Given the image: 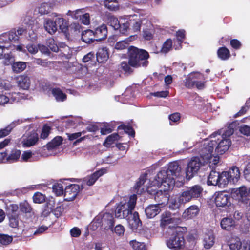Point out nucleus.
Returning <instances> with one entry per match:
<instances>
[{
	"label": "nucleus",
	"instance_id": "f257e3e1",
	"mask_svg": "<svg viewBox=\"0 0 250 250\" xmlns=\"http://www.w3.org/2000/svg\"><path fill=\"white\" fill-rule=\"evenodd\" d=\"M149 57L148 52L146 50L133 46L128 48V63L132 67H146L149 64Z\"/></svg>",
	"mask_w": 250,
	"mask_h": 250
},
{
	"label": "nucleus",
	"instance_id": "f03ea898",
	"mask_svg": "<svg viewBox=\"0 0 250 250\" xmlns=\"http://www.w3.org/2000/svg\"><path fill=\"white\" fill-rule=\"evenodd\" d=\"M57 25L59 26L61 31L64 34L68 32V26L66 21L62 17L57 18L55 21L47 19L44 23L45 29L50 34H54L57 30Z\"/></svg>",
	"mask_w": 250,
	"mask_h": 250
},
{
	"label": "nucleus",
	"instance_id": "7ed1b4c3",
	"mask_svg": "<svg viewBox=\"0 0 250 250\" xmlns=\"http://www.w3.org/2000/svg\"><path fill=\"white\" fill-rule=\"evenodd\" d=\"M169 211H165L163 212L160 217V226L163 229L167 228L172 230H175L177 225L180 222L181 219L173 216Z\"/></svg>",
	"mask_w": 250,
	"mask_h": 250
},
{
	"label": "nucleus",
	"instance_id": "20e7f679",
	"mask_svg": "<svg viewBox=\"0 0 250 250\" xmlns=\"http://www.w3.org/2000/svg\"><path fill=\"white\" fill-rule=\"evenodd\" d=\"M167 246L176 250L182 249L185 245V240L184 234L180 231H175L173 232L170 237L167 240Z\"/></svg>",
	"mask_w": 250,
	"mask_h": 250
},
{
	"label": "nucleus",
	"instance_id": "39448f33",
	"mask_svg": "<svg viewBox=\"0 0 250 250\" xmlns=\"http://www.w3.org/2000/svg\"><path fill=\"white\" fill-rule=\"evenodd\" d=\"M137 196L135 194L131 195L127 202L123 203L120 202L119 203L123 213L122 217L124 218H126L129 214H131L132 211L134 210L137 201Z\"/></svg>",
	"mask_w": 250,
	"mask_h": 250
},
{
	"label": "nucleus",
	"instance_id": "423d86ee",
	"mask_svg": "<svg viewBox=\"0 0 250 250\" xmlns=\"http://www.w3.org/2000/svg\"><path fill=\"white\" fill-rule=\"evenodd\" d=\"M202 166V162L199 157L192 158L188 164L186 170V178L190 179L196 174Z\"/></svg>",
	"mask_w": 250,
	"mask_h": 250
},
{
	"label": "nucleus",
	"instance_id": "0eeeda50",
	"mask_svg": "<svg viewBox=\"0 0 250 250\" xmlns=\"http://www.w3.org/2000/svg\"><path fill=\"white\" fill-rule=\"evenodd\" d=\"M233 198H236L242 202L249 206V201L250 199V193H249V189L247 190L245 187H241L239 188H234L231 189L230 193Z\"/></svg>",
	"mask_w": 250,
	"mask_h": 250
},
{
	"label": "nucleus",
	"instance_id": "6e6552de",
	"mask_svg": "<svg viewBox=\"0 0 250 250\" xmlns=\"http://www.w3.org/2000/svg\"><path fill=\"white\" fill-rule=\"evenodd\" d=\"M155 180L158 186L164 185L170 187L171 185L175 184V181L173 177L168 176L167 171H160L155 177Z\"/></svg>",
	"mask_w": 250,
	"mask_h": 250
},
{
	"label": "nucleus",
	"instance_id": "1a4fd4ad",
	"mask_svg": "<svg viewBox=\"0 0 250 250\" xmlns=\"http://www.w3.org/2000/svg\"><path fill=\"white\" fill-rule=\"evenodd\" d=\"M191 200L186 190H183L174 200H172L169 206L170 209L175 210L180 208L181 204H185Z\"/></svg>",
	"mask_w": 250,
	"mask_h": 250
},
{
	"label": "nucleus",
	"instance_id": "9d476101",
	"mask_svg": "<svg viewBox=\"0 0 250 250\" xmlns=\"http://www.w3.org/2000/svg\"><path fill=\"white\" fill-rule=\"evenodd\" d=\"M80 190V186L78 184H72L67 186L64 190V196L67 201H73L77 196Z\"/></svg>",
	"mask_w": 250,
	"mask_h": 250
},
{
	"label": "nucleus",
	"instance_id": "9b49d317",
	"mask_svg": "<svg viewBox=\"0 0 250 250\" xmlns=\"http://www.w3.org/2000/svg\"><path fill=\"white\" fill-rule=\"evenodd\" d=\"M99 223L105 230L113 229L115 224V220L113 216L110 213H105L103 214Z\"/></svg>",
	"mask_w": 250,
	"mask_h": 250
},
{
	"label": "nucleus",
	"instance_id": "f8f14e48",
	"mask_svg": "<svg viewBox=\"0 0 250 250\" xmlns=\"http://www.w3.org/2000/svg\"><path fill=\"white\" fill-rule=\"evenodd\" d=\"M166 171L168 176L173 177L175 180L181 176V167L177 162L170 163Z\"/></svg>",
	"mask_w": 250,
	"mask_h": 250
},
{
	"label": "nucleus",
	"instance_id": "ddd939ff",
	"mask_svg": "<svg viewBox=\"0 0 250 250\" xmlns=\"http://www.w3.org/2000/svg\"><path fill=\"white\" fill-rule=\"evenodd\" d=\"M93 33L95 36L96 41H101L105 39L107 36V26L103 24L97 27Z\"/></svg>",
	"mask_w": 250,
	"mask_h": 250
},
{
	"label": "nucleus",
	"instance_id": "4468645a",
	"mask_svg": "<svg viewBox=\"0 0 250 250\" xmlns=\"http://www.w3.org/2000/svg\"><path fill=\"white\" fill-rule=\"evenodd\" d=\"M202 74L197 72L190 73L185 79V86L188 88H192L194 87L197 81L202 79Z\"/></svg>",
	"mask_w": 250,
	"mask_h": 250
},
{
	"label": "nucleus",
	"instance_id": "2eb2a0df",
	"mask_svg": "<svg viewBox=\"0 0 250 250\" xmlns=\"http://www.w3.org/2000/svg\"><path fill=\"white\" fill-rule=\"evenodd\" d=\"M169 195L167 191L159 190L154 194V200L157 202L156 205L160 206L165 205L168 201Z\"/></svg>",
	"mask_w": 250,
	"mask_h": 250
},
{
	"label": "nucleus",
	"instance_id": "dca6fc26",
	"mask_svg": "<svg viewBox=\"0 0 250 250\" xmlns=\"http://www.w3.org/2000/svg\"><path fill=\"white\" fill-rule=\"evenodd\" d=\"M106 169L102 168L96 171L90 175L87 176L85 179L86 185L89 186L93 185L99 177L106 173Z\"/></svg>",
	"mask_w": 250,
	"mask_h": 250
},
{
	"label": "nucleus",
	"instance_id": "f3484780",
	"mask_svg": "<svg viewBox=\"0 0 250 250\" xmlns=\"http://www.w3.org/2000/svg\"><path fill=\"white\" fill-rule=\"evenodd\" d=\"M96 60L99 63L105 62L109 58V52L107 47L99 48L96 54Z\"/></svg>",
	"mask_w": 250,
	"mask_h": 250
},
{
	"label": "nucleus",
	"instance_id": "a211bd4d",
	"mask_svg": "<svg viewBox=\"0 0 250 250\" xmlns=\"http://www.w3.org/2000/svg\"><path fill=\"white\" fill-rule=\"evenodd\" d=\"M19 211L21 214L26 216H31L33 214V209L31 205L26 200L19 204Z\"/></svg>",
	"mask_w": 250,
	"mask_h": 250
},
{
	"label": "nucleus",
	"instance_id": "6ab92c4d",
	"mask_svg": "<svg viewBox=\"0 0 250 250\" xmlns=\"http://www.w3.org/2000/svg\"><path fill=\"white\" fill-rule=\"evenodd\" d=\"M203 189L199 185H194L188 188L186 190L187 194L189 196L190 198L192 199L199 197L203 191Z\"/></svg>",
	"mask_w": 250,
	"mask_h": 250
},
{
	"label": "nucleus",
	"instance_id": "aec40b11",
	"mask_svg": "<svg viewBox=\"0 0 250 250\" xmlns=\"http://www.w3.org/2000/svg\"><path fill=\"white\" fill-rule=\"evenodd\" d=\"M161 210L160 206L156 204H151L146 208L145 213L147 218H152L158 214Z\"/></svg>",
	"mask_w": 250,
	"mask_h": 250
},
{
	"label": "nucleus",
	"instance_id": "412c9836",
	"mask_svg": "<svg viewBox=\"0 0 250 250\" xmlns=\"http://www.w3.org/2000/svg\"><path fill=\"white\" fill-rule=\"evenodd\" d=\"M131 218H128V223L131 229H137V228L142 225V221L140 219L139 215L138 212L135 211L133 214L131 213Z\"/></svg>",
	"mask_w": 250,
	"mask_h": 250
},
{
	"label": "nucleus",
	"instance_id": "4be33fe9",
	"mask_svg": "<svg viewBox=\"0 0 250 250\" xmlns=\"http://www.w3.org/2000/svg\"><path fill=\"white\" fill-rule=\"evenodd\" d=\"M229 174V177L230 180V183L235 184L237 183L240 177V172L238 167L232 166L229 170L227 171Z\"/></svg>",
	"mask_w": 250,
	"mask_h": 250
},
{
	"label": "nucleus",
	"instance_id": "5701e85b",
	"mask_svg": "<svg viewBox=\"0 0 250 250\" xmlns=\"http://www.w3.org/2000/svg\"><path fill=\"white\" fill-rule=\"evenodd\" d=\"M199 208L196 205H192L186 209L183 213L184 218L191 219L196 217L199 213Z\"/></svg>",
	"mask_w": 250,
	"mask_h": 250
},
{
	"label": "nucleus",
	"instance_id": "b1692460",
	"mask_svg": "<svg viewBox=\"0 0 250 250\" xmlns=\"http://www.w3.org/2000/svg\"><path fill=\"white\" fill-rule=\"evenodd\" d=\"M17 81L18 86L23 89H28L30 87V79L27 75H21L18 76Z\"/></svg>",
	"mask_w": 250,
	"mask_h": 250
},
{
	"label": "nucleus",
	"instance_id": "393cba45",
	"mask_svg": "<svg viewBox=\"0 0 250 250\" xmlns=\"http://www.w3.org/2000/svg\"><path fill=\"white\" fill-rule=\"evenodd\" d=\"M39 140L38 133L33 131L30 133L26 139L23 141V145L26 147H30L35 145Z\"/></svg>",
	"mask_w": 250,
	"mask_h": 250
},
{
	"label": "nucleus",
	"instance_id": "a878e982",
	"mask_svg": "<svg viewBox=\"0 0 250 250\" xmlns=\"http://www.w3.org/2000/svg\"><path fill=\"white\" fill-rule=\"evenodd\" d=\"M21 122L19 120L14 121L3 128L0 129V138H4L8 136L12 131L13 129L17 125H19Z\"/></svg>",
	"mask_w": 250,
	"mask_h": 250
},
{
	"label": "nucleus",
	"instance_id": "bb28decb",
	"mask_svg": "<svg viewBox=\"0 0 250 250\" xmlns=\"http://www.w3.org/2000/svg\"><path fill=\"white\" fill-rule=\"evenodd\" d=\"M81 40L83 42L88 44L93 43L96 41L93 31L88 29L83 32Z\"/></svg>",
	"mask_w": 250,
	"mask_h": 250
},
{
	"label": "nucleus",
	"instance_id": "cd10ccee",
	"mask_svg": "<svg viewBox=\"0 0 250 250\" xmlns=\"http://www.w3.org/2000/svg\"><path fill=\"white\" fill-rule=\"evenodd\" d=\"M228 245L230 250H240L242 247V243L239 238L233 237L228 241Z\"/></svg>",
	"mask_w": 250,
	"mask_h": 250
},
{
	"label": "nucleus",
	"instance_id": "c85d7f7f",
	"mask_svg": "<svg viewBox=\"0 0 250 250\" xmlns=\"http://www.w3.org/2000/svg\"><path fill=\"white\" fill-rule=\"evenodd\" d=\"M207 183L209 186H216L219 183V172L212 169L208 179Z\"/></svg>",
	"mask_w": 250,
	"mask_h": 250
},
{
	"label": "nucleus",
	"instance_id": "c756f323",
	"mask_svg": "<svg viewBox=\"0 0 250 250\" xmlns=\"http://www.w3.org/2000/svg\"><path fill=\"white\" fill-rule=\"evenodd\" d=\"M27 67L26 63L22 61L14 62L12 65V71L16 74L23 72Z\"/></svg>",
	"mask_w": 250,
	"mask_h": 250
},
{
	"label": "nucleus",
	"instance_id": "7c9ffc66",
	"mask_svg": "<svg viewBox=\"0 0 250 250\" xmlns=\"http://www.w3.org/2000/svg\"><path fill=\"white\" fill-rule=\"evenodd\" d=\"M59 48V52H60L62 56L65 57L67 59L71 57L72 51L66 44L64 43H60Z\"/></svg>",
	"mask_w": 250,
	"mask_h": 250
},
{
	"label": "nucleus",
	"instance_id": "2f4dec72",
	"mask_svg": "<svg viewBox=\"0 0 250 250\" xmlns=\"http://www.w3.org/2000/svg\"><path fill=\"white\" fill-rule=\"evenodd\" d=\"M229 192L226 191H220V207L229 206L230 205L229 202Z\"/></svg>",
	"mask_w": 250,
	"mask_h": 250
},
{
	"label": "nucleus",
	"instance_id": "473e14b6",
	"mask_svg": "<svg viewBox=\"0 0 250 250\" xmlns=\"http://www.w3.org/2000/svg\"><path fill=\"white\" fill-rule=\"evenodd\" d=\"M104 4L110 11H116L119 9V4L117 0H104Z\"/></svg>",
	"mask_w": 250,
	"mask_h": 250
},
{
	"label": "nucleus",
	"instance_id": "72a5a7b5",
	"mask_svg": "<svg viewBox=\"0 0 250 250\" xmlns=\"http://www.w3.org/2000/svg\"><path fill=\"white\" fill-rule=\"evenodd\" d=\"M52 93L57 101H64L66 99L67 96L59 88L52 89Z\"/></svg>",
	"mask_w": 250,
	"mask_h": 250
},
{
	"label": "nucleus",
	"instance_id": "f704fd0d",
	"mask_svg": "<svg viewBox=\"0 0 250 250\" xmlns=\"http://www.w3.org/2000/svg\"><path fill=\"white\" fill-rule=\"evenodd\" d=\"M219 198V191H216L214 193L213 195L212 196L211 198H210L208 201V207L210 208H213L215 207L216 208L215 209H213V212H215V210H216V209H218V208L219 207V204L218 203V198Z\"/></svg>",
	"mask_w": 250,
	"mask_h": 250
},
{
	"label": "nucleus",
	"instance_id": "c9c22d12",
	"mask_svg": "<svg viewBox=\"0 0 250 250\" xmlns=\"http://www.w3.org/2000/svg\"><path fill=\"white\" fill-rule=\"evenodd\" d=\"M21 152L17 149H12L9 155L7 157V161L9 163H13L17 161L20 157Z\"/></svg>",
	"mask_w": 250,
	"mask_h": 250
},
{
	"label": "nucleus",
	"instance_id": "e433bc0d",
	"mask_svg": "<svg viewBox=\"0 0 250 250\" xmlns=\"http://www.w3.org/2000/svg\"><path fill=\"white\" fill-rule=\"evenodd\" d=\"M230 145L231 141L229 138H222V140L220 141V155L227 151Z\"/></svg>",
	"mask_w": 250,
	"mask_h": 250
},
{
	"label": "nucleus",
	"instance_id": "4c0bfd02",
	"mask_svg": "<svg viewBox=\"0 0 250 250\" xmlns=\"http://www.w3.org/2000/svg\"><path fill=\"white\" fill-rule=\"evenodd\" d=\"M213 150L214 147L208 144L202 149L200 155L203 158H209L211 157Z\"/></svg>",
	"mask_w": 250,
	"mask_h": 250
},
{
	"label": "nucleus",
	"instance_id": "58836bf2",
	"mask_svg": "<svg viewBox=\"0 0 250 250\" xmlns=\"http://www.w3.org/2000/svg\"><path fill=\"white\" fill-rule=\"evenodd\" d=\"M214 237L213 234H205L203 239V244L206 249L210 248L214 244Z\"/></svg>",
	"mask_w": 250,
	"mask_h": 250
},
{
	"label": "nucleus",
	"instance_id": "ea45409f",
	"mask_svg": "<svg viewBox=\"0 0 250 250\" xmlns=\"http://www.w3.org/2000/svg\"><path fill=\"white\" fill-rule=\"evenodd\" d=\"M84 9H79L75 10H68L66 15L71 17L73 20L80 21L83 13H84Z\"/></svg>",
	"mask_w": 250,
	"mask_h": 250
},
{
	"label": "nucleus",
	"instance_id": "a19ab883",
	"mask_svg": "<svg viewBox=\"0 0 250 250\" xmlns=\"http://www.w3.org/2000/svg\"><path fill=\"white\" fill-rule=\"evenodd\" d=\"M120 136L118 133H113L107 136L103 143V145L107 147L114 144L116 141L119 139Z\"/></svg>",
	"mask_w": 250,
	"mask_h": 250
},
{
	"label": "nucleus",
	"instance_id": "79ce46f5",
	"mask_svg": "<svg viewBox=\"0 0 250 250\" xmlns=\"http://www.w3.org/2000/svg\"><path fill=\"white\" fill-rule=\"evenodd\" d=\"M239 124L237 121H235L230 124L228 127V129L222 134V138H229V137L231 135L233 132L234 130Z\"/></svg>",
	"mask_w": 250,
	"mask_h": 250
},
{
	"label": "nucleus",
	"instance_id": "37998d69",
	"mask_svg": "<svg viewBox=\"0 0 250 250\" xmlns=\"http://www.w3.org/2000/svg\"><path fill=\"white\" fill-rule=\"evenodd\" d=\"M239 124L237 121H235L230 124L228 127V129L222 134V138H229V137L231 135L233 132L234 130Z\"/></svg>",
	"mask_w": 250,
	"mask_h": 250
},
{
	"label": "nucleus",
	"instance_id": "c03bdc74",
	"mask_svg": "<svg viewBox=\"0 0 250 250\" xmlns=\"http://www.w3.org/2000/svg\"><path fill=\"white\" fill-rule=\"evenodd\" d=\"M229 183H230V180L227 171H223L220 174V188L226 187Z\"/></svg>",
	"mask_w": 250,
	"mask_h": 250
},
{
	"label": "nucleus",
	"instance_id": "a18cd8bd",
	"mask_svg": "<svg viewBox=\"0 0 250 250\" xmlns=\"http://www.w3.org/2000/svg\"><path fill=\"white\" fill-rule=\"evenodd\" d=\"M234 225V221L230 218H224L221 222V226L223 229L226 230H230Z\"/></svg>",
	"mask_w": 250,
	"mask_h": 250
},
{
	"label": "nucleus",
	"instance_id": "49530a36",
	"mask_svg": "<svg viewBox=\"0 0 250 250\" xmlns=\"http://www.w3.org/2000/svg\"><path fill=\"white\" fill-rule=\"evenodd\" d=\"M118 130H123L125 133L128 134L132 137H134L135 132L132 126L129 125H121L118 127Z\"/></svg>",
	"mask_w": 250,
	"mask_h": 250
},
{
	"label": "nucleus",
	"instance_id": "de8ad7c7",
	"mask_svg": "<svg viewBox=\"0 0 250 250\" xmlns=\"http://www.w3.org/2000/svg\"><path fill=\"white\" fill-rule=\"evenodd\" d=\"M2 58L3 59V62L5 65H12L15 62V57L11 53L3 54Z\"/></svg>",
	"mask_w": 250,
	"mask_h": 250
},
{
	"label": "nucleus",
	"instance_id": "09e8293b",
	"mask_svg": "<svg viewBox=\"0 0 250 250\" xmlns=\"http://www.w3.org/2000/svg\"><path fill=\"white\" fill-rule=\"evenodd\" d=\"M108 23L115 30H118L120 27V23L118 19L113 15H109L107 17Z\"/></svg>",
	"mask_w": 250,
	"mask_h": 250
},
{
	"label": "nucleus",
	"instance_id": "8fccbe9b",
	"mask_svg": "<svg viewBox=\"0 0 250 250\" xmlns=\"http://www.w3.org/2000/svg\"><path fill=\"white\" fill-rule=\"evenodd\" d=\"M11 227L16 228L19 226V215H7Z\"/></svg>",
	"mask_w": 250,
	"mask_h": 250
},
{
	"label": "nucleus",
	"instance_id": "3c124183",
	"mask_svg": "<svg viewBox=\"0 0 250 250\" xmlns=\"http://www.w3.org/2000/svg\"><path fill=\"white\" fill-rule=\"evenodd\" d=\"M130 245L134 250H147L144 243L139 242L135 240L131 241Z\"/></svg>",
	"mask_w": 250,
	"mask_h": 250
},
{
	"label": "nucleus",
	"instance_id": "603ef678",
	"mask_svg": "<svg viewBox=\"0 0 250 250\" xmlns=\"http://www.w3.org/2000/svg\"><path fill=\"white\" fill-rule=\"evenodd\" d=\"M52 189L57 196H61L64 194L63 187L61 183H57L53 185Z\"/></svg>",
	"mask_w": 250,
	"mask_h": 250
},
{
	"label": "nucleus",
	"instance_id": "864d4df0",
	"mask_svg": "<svg viewBox=\"0 0 250 250\" xmlns=\"http://www.w3.org/2000/svg\"><path fill=\"white\" fill-rule=\"evenodd\" d=\"M46 45L51 50L55 52H59V47L53 38H49L46 41Z\"/></svg>",
	"mask_w": 250,
	"mask_h": 250
},
{
	"label": "nucleus",
	"instance_id": "5fc2aeb1",
	"mask_svg": "<svg viewBox=\"0 0 250 250\" xmlns=\"http://www.w3.org/2000/svg\"><path fill=\"white\" fill-rule=\"evenodd\" d=\"M172 46V41L171 39H168L163 43L161 51L162 53H166L171 49Z\"/></svg>",
	"mask_w": 250,
	"mask_h": 250
},
{
	"label": "nucleus",
	"instance_id": "6e6d98bb",
	"mask_svg": "<svg viewBox=\"0 0 250 250\" xmlns=\"http://www.w3.org/2000/svg\"><path fill=\"white\" fill-rule=\"evenodd\" d=\"M147 174L146 173L141 174L139 177V181H138L134 186L135 189L139 190V189L143 185L146 181L147 179Z\"/></svg>",
	"mask_w": 250,
	"mask_h": 250
},
{
	"label": "nucleus",
	"instance_id": "4d7b16f0",
	"mask_svg": "<svg viewBox=\"0 0 250 250\" xmlns=\"http://www.w3.org/2000/svg\"><path fill=\"white\" fill-rule=\"evenodd\" d=\"M95 54L93 52H90L85 55L84 56V57L83 58V62H93L94 64L96 63V61L95 60ZM91 64H93L92 63H91Z\"/></svg>",
	"mask_w": 250,
	"mask_h": 250
},
{
	"label": "nucleus",
	"instance_id": "13d9d810",
	"mask_svg": "<svg viewBox=\"0 0 250 250\" xmlns=\"http://www.w3.org/2000/svg\"><path fill=\"white\" fill-rule=\"evenodd\" d=\"M33 200L35 203L41 204L45 201V196L40 192H36L33 196Z\"/></svg>",
	"mask_w": 250,
	"mask_h": 250
},
{
	"label": "nucleus",
	"instance_id": "bf43d9fd",
	"mask_svg": "<svg viewBox=\"0 0 250 250\" xmlns=\"http://www.w3.org/2000/svg\"><path fill=\"white\" fill-rule=\"evenodd\" d=\"M50 6L47 3H43L38 8V12L41 15L47 14L49 12Z\"/></svg>",
	"mask_w": 250,
	"mask_h": 250
},
{
	"label": "nucleus",
	"instance_id": "052dcab7",
	"mask_svg": "<svg viewBox=\"0 0 250 250\" xmlns=\"http://www.w3.org/2000/svg\"><path fill=\"white\" fill-rule=\"evenodd\" d=\"M13 240L12 236L6 234H0V243L2 245H7L9 244Z\"/></svg>",
	"mask_w": 250,
	"mask_h": 250
},
{
	"label": "nucleus",
	"instance_id": "680f3d73",
	"mask_svg": "<svg viewBox=\"0 0 250 250\" xmlns=\"http://www.w3.org/2000/svg\"><path fill=\"white\" fill-rule=\"evenodd\" d=\"M51 130V127L47 125H44L42 129L40 137L42 139H45L49 136Z\"/></svg>",
	"mask_w": 250,
	"mask_h": 250
},
{
	"label": "nucleus",
	"instance_id": "e2e57ef3",
	"mask_svg": "<svg viewBox=\"0 0 250 250\" xmlns=\"http://www.w3.org/2000/svg\"><path fill=\"white\" fill-rule=\"evenodd\" d=\"M230 57L229 51L226 47L220 48V58L227 60Z\"/></svg>",
	"mask_w": 250,
	"mask_h": 250
},
{
	"label": "nucleus",
	"instance_id": "0e129e2a",
	"mask_svg": "<svg viewBox=\"0 0 250 250\" xmlns=\"http://www.w3.org/2000/svg\"><path fill=\"white\" fill-rule=\"evenodd\" d=\"M8 38L9 40L13 42H16L19 39L18 35H17L15 29H12L9 32Z\"/></svg>",
	"mask_w": 250,
	"mask_h": 250
},
{
	"label": "nucleus",
	"instance_id": "69168bd1",
	"mask_svg": "<svg viewBox=\"0 0 250 250\" xmlns=\"http://www.w3.org/2000/svg\"><path fill=\"white\" fill-rule=\"evenodd\" d=\"M187 241L189 243L188 247L190 248H194L196 243V237L192 234H189L187 236Z\"/></svg>",
	"mask_w": 250,
	"mask_h": 250
},
{
	"label": "nucleus",
	"instance_id": "338daca9",
	"mask_svg": "<svg viewBox=\"0 0 250 250\" xmlns=\"http://www.w3.org/2000/svg\"><path fill=\"white\" fill-rule=\"evenodd\" d=\"M81 22L85 25H88L90 23V15L88 13H83L80 18Z\"/></svg>",
	"mask_w": 250,
	"mask_h": 250
},
{
	"label": "nucleus",
	"instance_id": "774afa93",
	"mask_svg": "<svg viewBox=\"0 0 250 250\" xmlns=\"http://www.w3.org/2000/svg\"><path fill=\"white\" fill-rule=\"evenodd\" d=\"M239 131L241 133L246 135L250 136V126L246 125H243L239 127Z\"/></svg>",
	"mask_w": 250,
	"mask_h": 250
}]
</instances>
